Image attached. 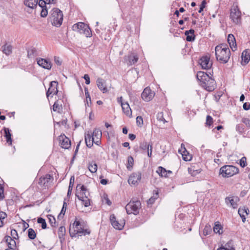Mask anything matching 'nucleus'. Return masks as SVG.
Returning a JSON list of instances; mask_svg holds the SVG:
<instances>
[{
  "mask_svg": "<svg viewBox=\"0 0 250 250\" xmlns=\"http://www.w3.org/2000/svg\"><path fill=\"white\" fill-rule=\"evenodd\" d=\"M81 199L82 200H80L82 201L84 207H87L90 205V200L89 199L88 197H85V198Z\"/></svg>",
  "mask_w": 250,
  "mask_h": 250,
  "instance_id": "obj_49",
  "label": "nucleus"
},
{
  "mask_svg": "<svg viewBox=\"0 0 250 250\" xmlns=\"http://www.w3.org/2000/svg\"><path fill=\"white\" fill-rule=\"evenodd\" d=\"M28 232V237L31 240L34 239L36 237V233L35 230L32 229L30 228L27 230Z\"/></svg>",
  "mask_w": 250,
  "mask_h": 250,
  "instance_id": "obj_42",
  "label": "nucleus"
},
{
  "mask_svg": "<svg viewBox=\"0 0 250 250\" xmlns=\"http://www.w3.org/2000/svg\"><path fill=\"white\" fill-rule=\"evenodd\" d=\"M157 172L161 177H167V170L162 167H159Z\"/></svg>",
  "mask_w": 250,
  "mask_h": 250,
  "instance_id": "obj_39",
  "label": "nucleus"
},
{
  "mask_svg": "<svg viewBox=\"0 0 250 250\" xmlns=\"http://www.w3.org/2000/svg\"><path fill=\"white\" fill-rule=\"evenodd\" d=\"M156 117L158 121L163 122L164 124L167 122L165 118H164V114L163 112H158V114H157Z\"/></svg>",
  "mask_w": 250,
  "mask_h": 250,
  "instance_id": "obj_48",
  "label": "nucleus"
},
{
  "mask_svg": "<svg viewBox=\"0 0 250 250\" xmlns=\"http://www.w3.org/2000/svg\"><path fill=\"white\" fill-rule=\"evenodd\" d=\"M128 62L127 64L128 65H132L135 64L138 61L139 58L137 54L134 53H131L127 56Z\"/></svg>",
  "mask_w": 250,
  "mask_h": 250,
  "instance_id": "obj_27",
  "label": "nucleus"
},
{
  "mask_svg": "<svg viewBox=\"0 0 250 250\" xmlns=\"http://www.w3.org/2000/svg\"><path fill=\"white\" fill-rule=\"evenodd\" d=\"M206 4H207L206 0H203L202 1L201 4L200 5V9L198 11V12L199 13H201L204 10V9L205 8Z\"/></svg>",
  "mask_w": 250,
  "mask_h": 250,
  "instance_id": "obj_58",
  "label": "nucleus"
},
{
  "mask_svg": "<svg viewBox=\"0 0 250 250\" xmlns=\"http://www.w3.org/2000/svg\"><path fill=\"white\" fill-rule=\"evenodd\" d=\"M215 57L216 60L220 63L225 64L230 59V51L226 43H221L215 48Z\"/></svg>",
  "mask_w": 250,
  "mask_h": 250,
  "instance_id": "obj_2",
  "label": "nucleus"
},
{
  "mask_svg": "<svg viewBox=\"0 0 250 250\" xmlns=\"http://www.w3.org/2000/svg\"><path fill=\"white\" fill-rule=\"evenodd\" d=\"M4 188L2 185L0 186V200H3L4 198Z\"/></svg>",
  "mask_w": 250,
  "mask_h": 250,
  "instance_id": "obj_63",
  "label": "nucleus"
},
{
  "mask_svg": "<svg viewBox=\"0 0 250 250\" xmlns=\"http://www.w3.org/2000/svg\"><path fill=\"white\" fill-rule=\"evenodd\" d=\"M247 158L246 157H243L240 160L239 164L242 167H244L247 166Z\"/></svg>",
  "mask_w": 250,
  "mask_h": 250,
  "instance_id": "obj_54",
  "label": "nucleus"
},
{
  "mask_svg": "<svg viewBox=\"0 0 250 250\" xmlns=\"http://www.w3.org/2000/svg\"><path fill=\"white\" fill-rule=\"evenodd\" d=\"M199 64L203 69L208 70V72L213 71L211 69L212 62L210 61V57L208 55L203 56L200 58L198 61Z\"/></svg>",
  "mask_w": 250,
  "mask_h": 250,
  "instance_id": "obj_9",
  "label": "nucleus"
},
{
  "mask_svg": "<svg viewBox=\"0 0 250 250\" xmlns=\"http://www.w3.org/2000/svg\"><path fill=\"white\" fill-rule=\"evenodd\" d=\"M96 83L98 87L103 93H106L108 92L105 84V81L104 79L99 78L97 79Z\"/></svg>",
  "mask_w": 250,
  "mask_h": 250,
  "instance_id": "obj_21",
  "label": "nucleus"
},
{
  "mask_svg": "<svg viewBox=\"0 0 250 250\" xmlns=\"http://www.w3.org/2000/svg\"><path fill=\"white\" fill-rule=\"evenodd\" d=\"M239 172V169L232 165H225L220 169V174L223 177H230Z\"/></svg>",
  "mask_w": 250,
  "mask_h": 250,
  "instance_id": "obj_6",
  "label": "nucleus"
},
{
  "mask_svg": "<svg viewBox=\"0 0 250 250\" xmlns=\"http://www.w3.org/2000/svg\"><path fill=\"white\" fill-rule=\"evenodd\" d=\"M102 131L99 129H95L92 133V136H93L94 139L100 140L102 137Z\"/></svg>",
  "mask_w": 250,
  "mask_h": 250,
  "instance_id": "obj_38",
  "label": "nucleus"
},
{
  "mask_svg": "<svg viewBox=\"0 0 250 250\" xmlns=\"http://www.w3.org/2000/svg\"><path fill=\"white\" fill-rule=\"evenodd\" d=\"M38 56L36 49L34 47H31L27 50V57L28 58H33Z\"/></svg>",
  "mask_w": 250,
  "mask_h": 250,
  "instance_id": "obj_36",
  "label": "nucleus"
},
{
  "mask_svg": "<svg viewBox=\"0 0 250 250\" xmlns=\"http://www.w3.org/2000/svg\"><path fill=\"white\" fill-rule=\"evenodd\" d=\"M47 218L49 222L52 227H55L56 226L55 218L52 215H48Z\"/></svg>",
  "mask_w": 250,
  "mask_h": 250,
  "instance_id": "obj_47",
  "label": "nucleus"
},
{
  "mask_svg": "<svg viewBox=\"0 0 250 250\" xmlns=\"http://www.w3.org/2000/svg\"><path fill=\"white\" fill-rule=\"evenodd\" d=\"M149 143H147L146 141H144L140 143V148L143 150H146L148 148H149Z\"/></svg>",
  "mask_w": 250,
  "mask_h": 250,
  "instance_id": "obj_46",
  "label": "nucleus"
},
{
  "mask_svg": "<svg viewBox=\"0 0 250 250\" xmlns=\"http://www.w3.org/2000/svg\"><path fill=\"white\" fill-rule=\"evenodd\" d=\"M239 201L238 197H227L225 198V203L227 205L230 204L233 208H236L238 207L237 202Z\"/></svg>",
  "mask_w": 250,
  "mask_h": 250,
  "instance_id": "obj_19",
  "label": "nucleus"
},
{
  "mask_svg": "<svg viewBox=\"0 0 250 250\" xmlns=\"http://www.w3.org/2000/svg\"><path fill=\"white\" fill-rule=\"evenodd\" d=\"M88 168L91 173H95L97 170V165L95 162H92L89 163Z\"/></svg>",
  "mask_w": 250,
  "mask_h": 250,
  "instance_id": "obj_40",
  "label": "nucleus"
},
{
  "mask_svg": "<svg viewBox=\"0 0 250 250\" xmlns=\"http://www.w3.org/2000/svg\"><path fill=\"white\" fill-rule=\"evenodd\" d=\"M89 195V193L85 186L81 185V184L77 185L76 196L79 200H82L81 199L88 197Z\"/></svg>",
  "mask_w": 250,
  "mask_h": 250,
  "instance_id": "obj_10",
  "label": "nucleus"
},
{
  "mask_svg": "<svg viewBox=\"0 0 250 250\" xmlns=\"http://www.w3.org/2000/svg\"><path fill=\"white\" fill-rule=\"evenodd\" d=\"M194 33L195 31L193 29L185 31V35L186 36V41L187 42H192L195 41L196 36Z\"/></svg>",
  "mask_w": 250,
  "mask_h": 250,
  "instance_id": "obj_26",
  "label": "nucleus"
},
{
  "mask_svg": "<svg viewBox=\"0 0 250 250\" xmlns=\"http://www.w3.org/2000/svg\"><path fill=\"white\" fill-rule=\"evenodd\" d=\"M212 232V228L211 226L208 224H207L203 230V234L204 236H207L208 235L210 234Z\"/></svg>",
  "mask_w": 250,
  "mask_h": 250,
  "instance_id": "obj_41",
  "label": "nucleus"
},
{
  "mask_svg": "<svg viewBox=\"0 0 250 250\" xmlns=\"http://www.w3.org/2000/svg\"><path fill=\"white\" fill-rule=\"evenodd\" d=\"M246 213V214H248L249 213V209L248 208L244 207L243 208H240L238 209V214H244Z\"/></svg>",
  "mask_w": 250,
  "mask_h": 250,
  "instance_id": "obj_52",
  "label": "nucleus"
},
{
  "mask_svg": "<svg viewBox=\"0 0 250 250\" xmlns=\"http://www.w3.org/2000/svg\"><path fill=\"white\" fill-rule=\"evenodd\" d=\"M94 142V138L92 136V133L88 132L87 134L85 135V142L86 146L90 148L93 146Z\"/></svg>",
  "mask_w": 250,
  "mask_h": 250,
  "instance_id": "obj_28",
  "label": "nucleus"
},
{
  "mask_svg": "<svg viewBox=\"0 0 250 250\" xmlns=\"http://www.w3.org/2000/svg\"><path fill=\"white\" fill-rule=\"evenodd\" d=\"M2 53L7 56H9L12 53L13 47L7 42L5 41L4 44L1 47Z\"/></svg>",
  "mask_w": 250,
  "mask_h": 250,
  "instance_id": "obj_23",
  "label": "nucleus"
},
{
  "mask_svg": "<svg viewBox=\"0 0 250 250\" xmlns=\"http://www.w3.org/2000/svg\"><path fill=\"white\" fill-rule=\"evenodd\" d=\"M3 130L4 131V137L6 138L7 143L9 145H12V139L11 138L12 134L10 133V130L9 128H7L4 127L3 128Z\"/></svg>",
  "mask_w": 250,
  "mask_h": 250,
  "instance_id": "obj_29",
  "label": "nucleus"
},
{
  "mask_svg": "<svg viewBox=\"0 0 250 250\" xmlns=\"http://www.w3.org/2000/svg\"><path fill=\"white\" fill-rule=\"evenodd\" d=\"M37 64L44 69L50 70L52 64L49 59H43L41 58H37Z\"/></svg>",
  "mask_w": 250,
  "mask_h": 250,
  "instance_id": "obj_13",
  "label": "nucleus"
},
{
  "mask_svg": "<svg viewBox=\"0 0 250 250\" xmlns=\"http://www.w3.org/2000/svg\"><path fill=\"white\" fill-rule=\"evenodd\" d=\"M110 221L112 226L116 229L121 230L124 228V225L122 223H119L116 220V216L114 214L110 215Z\"/></svg>",
  "mask_w": 250,
  "mask_h": 250,
  "instance_id": "obj_20",
  "label": "nucleus"
},
{
  "mask_svg": "<svg viewBox=\"0 0 250 250\" xmlns=\"http://www.w3.org/2000/svg\"><path fill=\"white\" fill-rule=\"evenodd\" d=\"M141 206L140 201H130L125 206V209L127 214L133 213L136 215L139 213Z\"/></svg>",
  "mask_w": 250,
  "mask_h": 250,
  "instance_id": "obj_7",
  "label": "nucleus"
},
{
  "mask_svg": "<svg viewBox=\"0 0 250 250\" xmlns=\"http://www.w3.org/2000/svg\"><path fill=\"white\" fill-rule=\"evenodd\" d=\"M74 179H75V178H74V176H72L70 177L69 185V187H68V191H67V198H69V197L71 196L73 186L74 183Z\"/></svg>",
  "mask_w": 250,
  "mask_h": 250,
  "instance_id": "obj_37",
  "label": "nucleus"
},
{
  "mask_svg": "<svg viewBox=\"0 0 250 250\" xmlns=\"http://www.w3.org/2000/svg\"><path fill=\"white\" fill-rule=\"evenodd\" d=\"M179 152H180L182 155L183 159L185 161H189L192 159V155L187 150L184 145L182 144L181 149H179Z\"/></svg>",
  "mask_w": 250,
  "mask_h": 250,
  "instance_id": "obj_17",
  "label": "nucleus"
},
{
  "mask_svg": "<svg viewBox=\"0 0 250 250\" xmlns=\"http://www.w3.org/2000/svg\"><path fill=\"white\" fill-rule=\"evenodd\" d=\"M104 199L105 202V203L108 206H110L112 204L111 201L108 198V196L106 194H104Z\"/></svg>",
  "mask_w": 250,
  "mask_h": 250,
  "instance_id": "obj_62",
  "label": "nucleus"
},
{
  "mask_svg": "<svg viewBox=\"0 0 250 250\" xmlns=\"http://www.w3.org/2000/svg\"><path fill=\"white\" fill-rule=\"evenodd\" d=\"M84 92H85V96H86V103L87 104V105L89 106V104H91V97H90V94L88 92V90L87 87H84Z\"/></svg>",
  "mask_w": 250,
  "mask_h": 250,
  "instance_id": "obj_43",
  "label": "nucleus"
},
{
  "mask_svg": "<svg viewBox=\"0 0 250 250\" xmlns=\"http://www.w3.org/2000/svg\"><path fill=\"white\" fill-rule=\"evenodd\" d=\"M136 124L138 126L141 127L143 125V119L142 116H139L136 118Z\"/></svg>",
  "mask_w": 250,
  "mask_h": 250,
  "instance_id": "obj_53",
  "label": "nucleus"
},
{
  "mask_svg": "<svg viewBox=\"0 0 250 250\" xmlns=\"http://www.w3.org/2000/svg\"><path fill=\"white\" fill-rule=\"evenodd\" d=\"M228 42L233 51L237 49V45L234 36L232 34H229L228 37Z\"/></svg>",
  "mask_w": 250,
  "mask_h": 250,
  "instance_id": "obj_25",
  "label": "nucleus"
},
{
  "mask_svg": "<svg viewBox=\"0 0 250 250\" xmlns=\"http://www.w3.org/2000/svg\"><path fill=\"white\" fill-rule=\"evenodd\" d=\"M58 85V83L57 81H53L50 83L49 87L46 91V97L48 98L50 95L52 94L53 95L58 94L59 91L57 87Z\"/></svg>",
  "mask_w": 250,
  "mask_h": 250,
  "instance_id": "obj_12",
  "label": "nucleus"
},
{
  "mask_svg": "<svg viewBox=\"0 0 250 250\" xmlns=\"http://www.w3.org/2000/svg\"><path fill=\"white\" fill-rule=\"evenodd\" d=\"M81 142V141H80L79 142V143L77 144V145L76 146V147L75 148V150L72 159V160L71 161V163H72L73 162V161H74L76 156L77 155V153L78 152V150H79V147H80V146Z\"/></svg>",
  "mask_w": 250,
  "mask_h": 250,
  "instance_id": "obj_55",
  "label": "nucleus"
},
{
  "mask_svg": "<svg viewBox=\"0 0 250 250\" xmlns=\"http://www.w3.org/2000/svg\"><path fill=\"white\" fill-rule=\"evenodd\" d=\"M11 236H12L11 237L12 239H16L19 238L18 232H17V230L15 229H11Z\"/></svg>",
  "mask_w": 250,
  "mask_h": 250,
  "instance_id": "obj_57",
  "label": "nucleus"
},
{
  "mask_svg": "<svg viewBox=\"0 0 250 250\" xmlns=\"http://www.w3.org/2000/svg\"><path fill=\"white\" fill-rule=\"evenodd\" d=\"M48 11L47 7L42 8V11L41 12V16L42 17L45 18L47 16Z\"/></svg>",
  "mask_w": 250,
  "mask_h": 250,
  "instance_id": "obj_59",
  "label": "nucleus"
},
{
  "mask_svg": "<svg viewBox=\"0 0 250 250\" xmlns=\"http://www.w3.org/2000/svg\"><path fill=\"white\" fill-rule=\"evenodd\" d=\"M58 237L61 244L64 241V235L65 234V228L64 226H61L58 229Z\"/></svg>",
  "mask_w": 250,
  "mask_h": 250,
  "instance_id": "obj_30",
  "label": "nucleus"
},
{
  "mask_svg": "<svg viewBox=\"0 0 250 250\" xmlns=\"http://www.w3.org/2000/svg\"><path fill=\"white\" fill-rule=\"evenodd\" d=\"M37 222L39 224H41L42 225V229H45L47 228V225L45 221V220L42 217H39L37 219Z\"/></svg>",
  "mask_w": 250,
  "mask_h": 250,
  "instance_id": "obj_45",
  "label": "nucleus"
},
{
  "mask_svg": "<svg viewBox=\"0 0 250 250\" xmlns=\"http://www.w3.org/2000/svg\"><path fill=\"white\" fill-rule=\"evenodd\" d=\"M122 108L124 113L128 116H130L132 114V111L130 106L127 102L122 104Z\"/></svg>",
  "mask_w": 250,
  "mask_h": 250,
  "instance_id": "obj_31",
  "label": "nucleus"
},
{
  "mask_svg": "<svg viewBox=\"0 0 250 250\" xmlns=\"http://www.w3.org/2000/svg\"><path fill=\"white\" fill-rule=\"evenodd\" d=\"M66 201H68L69 198H65L64 199L62 207V208L60 213H59V214L58 216V218L59 219H62L63 218V216L64 215V214L65 213V211L66 209V207H67Z\"/></svg>",
  "mask_w": 250,
  "mask_h": 250,
  "instance_id": "obj_34",
  "label": "nucleus"
},
{
  "mask_svg": "<svg viewBox=\"0 0 250 250\" xmlns=\"http://www.w3.org/2000/svg\"><path fill=\"white\" fill-rule=\"evenodd\" d=\"M213 124V118L210 115H207L206 118V126H210Z\"/></svg>",
  "mask_w": 250,
  "mask_h": 250,
  "instance_id": "obj_51",
  "label": "nucleus"
},
{
  "mask_svg": "<svg viewBox=\"0 0 250 250\" xmlns=\"http://www.w3.org/2000/svg\"><path fill=\"white\" fill-rule=\"evenodd\" d=\"M142 174L140 172H134L132 173L128 180V183L130 185H136L140 181Z\"/></svg>",
  "mask_w": 250,
  "mask_h": 250,
  "instance_id": "obj_15",
  "label": "nucleus"
},
{
  "mask_svg": "<svg viewBox=\"0 0 250 250\" xmlns=\"http://www.w3.org/2000/svg\"><path fill=\"white\" fill-rule=\"evenodd\" d=\"M223 227L219 222L217 221L214 223V226L213 228L214 233H218L219 234H222L223 232Z\"/></svg>",
  "mask_w": 250,
  "mask_h": 250,
  "instance_id": "obj_33",
  "label": "nucleus"
},
{
  "mask_svg": "<svg viewBox=\"0 0 250 250\" xmlns=\"http://www.w3.org/2000/svg\"><path fill=\"white\" fill-rule=\"evenodd\" d=\"M51 179H53V177L50 174H47L39 179L38 184L41 187L46 188L48 186V184Z\"/></svg>",
  "mask_w": 250,
  "mask_h": 250,
  "instance_id": "obj_16",
  "label": "nucleus"
},
{
  "mask_svg": "<svg viewBox=\"0 0 250 250\" xmlns=\"http://www.w3.org/2000/svg\"><path fill=\"white\" fill-rule=\"evenodd\" d=\"M153 143L152 142H149V148H148L146 150L147 152V156L149 157H151L152 156V148H153Z\"/></svg>",
  "mask_w": 250,
  "mask_h": 250,
  "instance_id": "obj_56",
  "label": "nucleus"
},
{
  "mask_svg": "<svg viewBox=\"0 0 250 250\" xmlns=\"http://www.w3.org/2000/svg\"><path fill=\"white\" fill-rule=\"evenodd\" d=\"M53 110L55 112H57L59 113H61L62 111V106L61 102L57 100H56L53 105Z\"/></svg>",
  "mask_w": 250,
  "mask_h": 250,
  "instance_id": "obj_32",
  "label": "nucleus"
},
{
  "mask_svg": "<svg viewBox=\"0 0 250 250\" xmlns=\"http://www.w3.org/2000/svg\"><path fill=\"white\" fill-rule=\"evenodd\" d=\"M155 93L150 88L146 87L143 91L141 97L142 99L146 102L149 101L154 97Z\"/></svg>",
  "mask_w": 250,
  "mask_h": 250,
  "instance_id": "obj_14",
  "label": "nucleus"
},
{
  "mask_svg": "<svg viewBox=\"0 0 250 250\" xmlns=\"http://www.w3.org/2000/svg\"><path fill=\"white\" fill-rule=\"evenodd\" d=\"M84 222L83 220H78L76 217L74 222L72 224L73 230L71 229V225L69 228V233L71 237H76L77 235L79 236L89 235L91 233L90 229H84Z\"/></svg>",
  "mask_w": 250,
  "mask_h": 250,
  "instance_id": "obj_3",
  "label": "nucleus"
},
{
  "mask_svg": "<svg viewBox=\"0 0 250 250\" xmlns=\"http://www.w3.org/2000/svg\"><path fill=\"white\" fill-rule=\"evenodd\" d=\"M229 17L235 24L237 25L241 24V12L237 6L231 8Z\"/></svg>",
  "mask_w": 250,
  "mask_h": 250,
  "instance_id": "obj_8",
  "label": "nucleus"
},
{
  "mask_svg": "<svg viewBox=\"0 0 250 250\" xmlns=\"http://www.w3.org/2000/svg\"><path fill=\"white\" fill-rule=\"evenodd\" d=\"M242 65H245L249 63L250 61V51L249 49H245L243 51L241 55Z\"/></svg>",
  "mask_w": 250,
  "mask_h": 250,
  "instance_id": "obj_22",
  "label": "nucleus"
},
{
  "mask_svg": "<svg viewBox=\"0 0 250 250\" xmlns=\"http://www.w3.org/2000/svg\"><path fill=\"white\" fill-rule=\"evenodd\" d=\"M54 62L58 65H61L62 63V61L59 57H54Z\"/></svg>",
  "mask_w": 250,
  "mask_h": 250,
  "instance_id": "obj_64",
  "label": "nucleus"
},
{
  "mask_svg": "<svg viewBox=\"0 0 250 250\" xmlns=\"http://www.w3.org/2000/svg\"><path fill=\"white\" fill-rule=\"evenodd\" d=\"M63 15L62 12L58 8H54L51 11L50 19L52 25L60 27L62 22Z\"/></svg>",
  "mask_w": 250,
  "mask_h": 250,
  "instance_id": "obj_4",
  "label": "nucleus"
},
{
  "mask_svg": "<svg viewBox=\"0 0 250 250\" xmlns=\"http://www.w3.org/2000/svg\"><path fill=\"white\" fill-rule=\"evenodd\" d=\"M128 165L127 166V168L128 170H131L134 164V160L132 156H130L128 157L127 159Z\"/></svg>",
  "mask_w": 250,
  "mask_h": 250,
  "instance_id": "obj_44",
  "label": "nucleus"
},
{
  "mask_svg": "<svg viewBox=\"0 0 250 250\" xmlns=\"http://www.w3.org/2000/svg\"><path fill=\"white\" fill-rule=\"evenodd\" d=\"M236 131L239 133L242 134L245 131L244 125L242 124H238L236 125Z\"/></svg>",
  "mask_w": 250,
  "mask_h": 250,
  "instance_id": "obj_50",
  "label": "nucleus"
},
{
  "mask_svg": "<svg viewBox=\"0 0 250 250\" xmlns=\"http://www.w3.org/2000/svg\"><path fill=\"white\" fill-rule=\"evenodd\" d=\"M179 152H180L182 155L183 159L185 161H189L192 159V155L187 150L184 145L182 144L181 149H179Z\"/></svg>",
  "mask_w": 250,
  "mask_h": 250,
  "instance_id": "obj_18",
  "label": "nucleus"
},
{
  "mask_svg": "<svg viewBox=\"0 0 250 250\" xmlns=\"http://www.w3.org/2000/svg\"><path fill=\"white\" fill-rule=\"evenodd\" d=\"M72 29L74 31L84 35L86 37H91L92 35V31L89 26L83 22H79L74 24Z\"/></svg>",
  "mask_w": 250,
  "mask_h": 250,
  "instance_id": "obj_5",
  "label": "nucleus"
},
{
  "mask_svg": "<svg viewBox=\"0 0 250 250\" xmlns=\"http://www.w3.org/2000/svg\"><path fill=\"white\" fill-rule=\"evenodd\" d=\"M15 239L7 235L4 237L3 240L7 243L8 248L11 250H15L16 248V243Z\"/></svg>",
  "mask_w": 250,
  "mask_h": 250,
  "instance_id": "obj_24",
  "label": "nucleus"
},
{
  "mask_svg": "<svg viewBox=\"0 0 250 250\" xmlns=\"http://www.w3.org/2000/svg\"><path fill=\"white\" fill-rule=\"evenodd\" d=\"M242 121L248 127L250 128V119L247 118H243Z\"/></svg>",
  "mask_w": 250,
  "mask_h": 250,
  "instance_id": "obj_61",
  "label": "nucleus"
},
{
  "mask_svg": "<svg viewBox=\"0 0 250 250\" xmlns=\"http://www.w3.org/2000/svg\"><path fill=\"white\" fill-rule=\"evenodd\" d=\"M60 142V146L64 149H68L71 146V141L64 134H62L58 138Z\"/></svg>",
  "mask_w": 250,
  "mask_h": 250,
  "instance_id": "obj_11",
  "label": "nucleus"
},
{
  "mask_svg": "<svg viewBox=\"0 0 250 250\" xmlns=\"http://www.w3.org/2000/svg\"><path fill=\"white\" fill-rule=\"evenodd\" d=\"M39 6L42 8L46 7V2L44 0H39L38 1Z\"/></svg>",
  "mask_w": 250,
  "mask_h": 250,
  "instance_id": "obj_60",
  "label": "nucleus"
},
{
  "mask_svg": "<svg viewBox=\"0 0 250 250\" xmlns=\"http://www.w3.org/2000/svg\"><path fill=\"white\" fill-rule=\"evenodd\" d=\"M213 71L205 72L198 71L196 74L197 80L200 81V85L207 91H213L216 87V83L213 78Z\"/></svg>",
  "mask_w": 250,
  "mask_h": 250,
  "instance_id": "obj_1",
  "label": "nucleus"
},
{
  "mask_svg": "<svg viewBox=\"0 0 250 250\" xmlns=\"http://www.w3.org/2000/svg\"><path fill=\"white\" fill-rule=\"evenodd\" d=\"M38 0H24V4L31 9L37 7Z\"/></svg>",
  "mask_w": 250,
  "mask_h": 250,
  "instance_id": "obj_35",
  "label": "nucleus"
}]
</instances>
